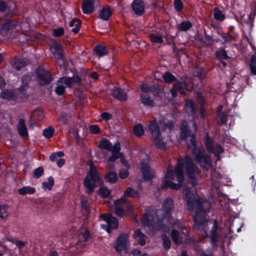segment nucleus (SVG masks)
Instances as JSON below:
<instances>
[{
    "instance_id": "nucleus-1",
    "label": "nucleus",
    "mask_w": 256,
    "mask_h": 256,
    "mask_svg": "<svg viewBox=\"0 0 256 256\" xmlns=\"http://www.w3.org/2000/svg\"><path fill=\"white\" fill-rule=\"evenodd\" d=\"M184 200L188 210L193 212L196 210V214L194 216V228L196 230L202 228L206 220L204 218H200L198 214L208 212L210 204L206 200H204L200 198L196 191L190 190H188L185 194Z\"/></svg>"
},
{
    "instance_id": "nucleus-2",
    "label": "nucleus",
    "mask_w": 256,
    "mask_h": 256,
    "mask_svg": "<svg viewBox=\"0 0 256 256\" xmlns=\"http://www.w3.org/2000/svg\"><path fill=\"white\" fill-rule=\"evenodd\" d=\"M190 144H188V148L191 150L190 153L192 161L200 166L204 170H208L212 165L211 158L202 146H198L196 136L192 134L190 140Z\"/></svg>"
},
{
    "instance_id": "nucleus-3",
    "label": "nucleus",
    "mask_w": 256,
    "mask_h": 256,
    "mask_svg": "<svg viewBox=\"0 0 256 256\" xmlns=\"http://www.w3.org/2000/svg\"><path fill=\"white\" fill-rule=\"evenodd\" d=\"M179 164H182L183 172L186 174L189 179V183L192 186L198 185V178L195 176L198 173V168L195 165L192 160L188 156H184L183 158H180L178 159Z\"/></svg>"
},
{
    "instance_id": "nucleus-4",
    "label": "nucleus",
    "mask_w": 256,
    "mask_h": 256,
    "mask_svg": "<svg viewBox=\"0 0 256 256\" xmlns=\"http://www.w3.org/2000/svg\"><path fill=\"white\" fill-rule=\"evenodd\" d=\"M90 170L87 172L84 180V184L86 188V192L88 194L93 193L94 190L98 186L100 181V176L96 168L92 162L90 164Z\"/></svg>"
},
{
    "instance_id": "nucleus-5",
    "label": "nucleus",
    "mask_w": 256,
    "mask_h": 256,
    "mask_svg": "<svg viewBox=\"0 0 256 256\" xmlns=\"http://www.w3.org/2000/svg\"><path fill=\"white\" fill-rule=\"evenodd\" d=\"M174 172L178 184H176L168 180H166L164 184L161 186L162 189L164 190L169 188L172 190H178L181 188L184 179V174L182 170V164H179L178 160L174 169Z\"/></svg>"
},
{
    "instance_id": "nucleus-6",
    "label": "nucleus",
    "mask_w": 256,
    "mask_h": 256,
    "mask_svg": "<svg viewBox=\"0 0 256 256\" xmlns=\"http://www.w3.org/2000/svg\"><path fill=\"white\" fill-rule=\"evenodd\" d=\"M36 74L39 84L41 86H48L53 80L51 73L46 69L40 68H36Z\"/></svg>"
},
{
    "instance_id": "nucleus-7",
    "label": "nucleus",
    "mask_w": 256,
    "mask_h": 256,
    "mask_svg": "<svg viewBox=\"0 0 256 256\" xmlns=\"http://www.w3.org/2000/svg\"><path fill=\"white\" fill-rule=\"evenodd\" d=\"M20 24L16 20L6 18L0 25V34L2 36H6L10 30L14 28Z\"/></svg>"
},
{
    "instance_id": "nucleus-8",
    "label": "nucleus",
    "mask_w": 256,
    "mask_h": 256,
    "mask_svg": "<svg viewBox=\"0 0 256 256\" xmlns=\"http://www.w3.org/2000/svg\"><path fill=\"white\" fill-rule=\"evenodd\" d=\"M70 80L68 76L60 78L56 81V86L54 90L56 94L59 96L64 95L66 92V88H70Z\"/></svg>"
},
{
    "instance_id": "nucleus-9",
    "label": "nucleus",
    "mask_w": 256,
    "mask_h": 256,
    "mask_svg": "<svg viewBox=\"0 0 256 256\" xmlns=\"http://www.w3.org/2000/svg\"><path fill=\"white\" fill-rule=\"evenodd\" d=\"M141 171L144 181L148 182L152 184L154 178L156 177L155 170L152 169L148 164L142 162V164Z\"/></svg>"
},
{
    "instance_id": "nucleus-10",
    "label": "nucleus",
    "mask_w": 256,
    "mask_h": 256,
    "mask_svg": "<svg viewBox=\"0 0 256 256\" xmlns=\"http://www.w3.org/2000/svg\"><path fill=\"white\" fill-rule=\"evenodd\" d=\"M128 242V236L126 234L122 233L117 238L113 247L116 252H120L127 248Z\"/></svg>"
},
{
    "instance_id": "nucleus-11",
    "label": "nucleus",
    "mask_w": 256,
    "mask_h": 256,
    "mask_svg": "<svg viewBox=\"0 0 256 256\" xmlns=\"http://www.w3.org/2000/svg\"><path fill=\"white\" fill-rule=\"evenodd\" d=\"M186 86L184 82H182L178 80L172 86V88L170 90L172 97L175 98L177 96L178 92L182 96L186 95L185 89L186 88Z\"/></svg>"
},
{
    "instance_id": "nucleus-12",
    "label": "nucleus",
    "mask_w": 256,
    "mask_h": 256,
    "mask_svg": "<svg viewBox=\"0 0 256 256\" xmlns=\"http://www.w3.org/2000/svg\"><path fill=\"white\" fill-rule=\"evenodd\" d=\"M14 101L18 102H25L29 96L26 90L23 87L14 88Z\"/></svg>"
},
{
    "instance_id": "nucleus-13",
    "label": "nucleus",
    "mask_w": 256,
    "mask_h": 256,
    "mask_svg": "<svg viewBox=\"0 0 256 256\" xmlns=\"http://www.w3.org/2000/svg\"><path fill=\"white\" fill-rule=\"evenodd\" d=\"M111 95L114 98L120 102L126 101L128 96L125 90L115 86L111 90Z\"/></svg>"
},
{
    "instance_id": "nucleus-14",
    "label": "nucleus",
    "mask_w": 256,
    "mask_h": 256,
    "mask_svg": "<svg viewBox=\"0 0 256 256\" xmlns=\"http://www.w3.org/2000/svg\"><path fill=\"white\" fill-rule=\"evenodd\" d=\"M145 5L142 0H134L132 4V8L137 16H142L144 12Z\"/></svg>"
},
{
    "instance_id": "nucleus-15",
    "label": "nucleus",
    "mask_w": 256,
    "mask_h": 256,
    "mask_svg": "<svg viewBox=\"0 0 256 256\" xmlns=\"http://www.w3.org/2000/svg\"><path fill=\"white\" fill-rule=\"evenodd\" d=\"M100 218L102 220L105 221L107 224L112 226V228L116 229L118 227V219L112 216L109 213L102 214H100Z\"/></svg>"
},
{
    "instance_id": "nucleus-16",
    "label": "nucleus",
    "mask_w": 256,
    "mask_h": 256,
    "mask_svg": "<svg viewBox=\"0 0 256 256\" xmlns=\"http://www.w3.org/2000/svg\"><path fill=\"white\" fill-rule=\"evenodd\" d=\"M84 14H90L94 11V0H83L82 4Z\"/></svg>"
},
{
    "instance_id": "nucleus-17",
    "label": "nucleus",
    "mask_w": 256,
    "mask_h": 256,
    "mask_svg": "<svg viewBox=\"0 0 256 256\" xmlns=\"http://www.w3.org/2000/svg\"><path fill=\"white\" fill-rule=\"evenodd\" d=\"M218 228V222L216 220H214L209 236L208 234H206L207 237L210 238L211 242L212 244H216L218 241L219 235L217 233Z\"/></svg>"
},
{
    "instance_id": "nucleus-18",
    "label": "nucleus",
    "mask_w": 256,
    "mask_h": 256,
    "mask_svg": "<svg viewBox=\"0 0 256 256\" xmlns=\"http://www.w3.org/2000/svg\"><path fill=\"white\" fill-rule=\"evenodd\" d=\"M17 130L18 134L22 138H26L28 136V133L25 124L24 118H20L17 125Z\"/></svg>"
},
{
    "instance_id": "nucleus-19",
    "label": "nucleus",
    "mask_w": 256,
    "mask_h": 256,
    "mask_svg": "<svg viewBox=\"0 0 256 256\" xmlns=\"http://www.w3.org/2000/svg\"><path fill=\"white\" fill-rule=\"evenodd\" d=\"M148 130L152 135V138L161 134L160 126L156 120L150 122L148 125Z\"/></svg>"
},
{
    "instance_id": "nucleus-20",
    "label": "nucleus",
    "mask_w": 256,
    "mask_h": 256,
    "mask_svg": "<svg viewBox=\"0 0 256 256\" xmlns=\"http://www.w3.org/2000/svg\"><path fill=\"white\" fill-rule=\"evenodd\" d=\"M52 49L54 58L58 60H62L64 57L62 46L60 44L56 42L54 44Z\"/></svg>"
},
{
    "instance_id": "nucleus-21",
    "label": "nucleus",
    "mask_w": 256,
    "mask_h": 256,
    "mask_svg": "<svg viewBox=\"0 0 256 256\" xmlns=\"http://www.w3.org/2000/svg\"><path fill=\"white\" fill-rule=\"evenodd\" d=\"M180 138L182 140H186L190 135V130L186 123H182L180 128Z\"/></svg>"
},
{
    "instance_id": "nucleus-22",
    "label": "nucleus",
    "mask_w": 256,
    "mask_h": 256,
    "mask_svg": "<svg viewBox=\"0 0 256 256\" xmlns=\"http://www.w3.org/2000/svg\"><path fill=\"white\" fill-rule=\"evenodd\" d=\"M104 178L106 182L110 184H114L117 182L118 177L116 171L110 170L104 175Z\"/></svg>"
},
{
    "instance_id": "nucleus-23",
    "label": "nucleus",
    "mask_w": 256,
    "mask_h": 256,
    "mask_svg": "<svg viewBox=\"0 0 256 256\" xmlns=\"http://www.w3.org/2000/svg\"><path fill=\"white\" fill-rule=\"evenodd\" d=\"M133 237L137 240L140 246H144L146 244V236L141 232L140 229L137 228L134 230Z\"/></svg>"
},
{
    "instance_id": "nucleus-24",
    "label": "nucleus",
    "mask_w": 256,
    "mask_h": 256,
    "mask_svg": "<svg viewBox=\"0 0 256 256\" xmlns=\"http://www.w3.org/2000/svg\"><path fill=\"white\" fill-rule=\"evenodd\" d=\"M206 148L209 152H214V144L208 132L206 133L204 138Z\"/></svg>"
},
{
    "instance_id": "nucleus-25",
    "label": "nucleus",
    "mask_w": 256,
    "mask_h": 256,
    "mask_svg": "<svg viewBox=\"0 0 256 256\" xmlns=\"http://www.w3.org/2000/svg\"><path fill=\"white\" fill-rule=\"evenodd\" d=\"M112 15V12L109 6H106L102 8L100 10L99 18L104 20H108Z\"/></svg>"
},
{
    "instance_id": "nucleus-26",
    "label": "nucleus",
    "mask_w": 256,
    "mask_h": 256,
    "mask_svg": "<svg viewBox=\"0 0 256 256\" xmlns=\"http://www.w3.org/2000/svg\"><path fill=\"white\" fill-rule=\"evenodd\" d=\"M152 140L156 148L162 150L166 149V144L162 140L161 134L152 138Z\"/></svg>"
},
{
    "instance_id": "nucleus-27",
    "label": "nucleus",
    "mask_w": 256,
    "mask_h": 256,
    "mask_svg": "<svg viewBox=\"0 0 256 256\" xmlns=\"http://www.w3.org/2000/svg\"><path fill=\"white\" fill-rule=\"evenodd\" d=\"M94 51L96 55L100 57L107 55L108 53V50L107 48L102 44H97L94 48Z\"/></svg>"
},
{
    "instance_id": "nucleus-28",
    "label": "nucleus",
    "mask_w": 256,
    "mask_h": 256,
    "mask_svg": "<svg viewBox=\"0 0 256 256\" xmlns=\"http://www.w3.org/2000/svg\"><path fill=\"white\" fill-rule=\"evenodd\" d=\"M82 20L78 18H73L69 23L70 27H74L72 29V32L74 34H77L79 32L82 26Z\"/></svg>"
},
{
    "instance_id": "nucleus-29",
    "label": "nucleus",
    "mask_w": 256,
    "mask_h": 256,
    "mask_svg": "<svg viewBox=\"0 0 256 256\" xmlns=\"http://www.w3.org/2000/svg\"><path fill=\"white\" fill-rule=\"evenodd\" d=\"M140 102L146 106L153 108L154 106V100L150 98V96L148 94H141L140 95Z\"/></svg>"
},
{
    "instance_id": "nucleus-30",
    "label": "nucleus",
    "mask_w": 256,
    "mask_h": 256,
    "mask_svg": "<svg viewBox=\"0 0 256 256\" xmlns=\"http://www.w3.org/2000/svg\"><path fill=\"white\" fill-rule=\"evenodd\" d=\"M0 96L8 100L14 101V88L4 89L2 92Z\"/></svg>"
},
{
    "instance_id": "nucleus-31",
    "label": "nucleus",
    "mask_w": 256,
    "mask_h": 256,
    "mask_svg": "<svg viewBox=\"0 0 256 256\" xmlns=\"http://www.w3.org/2000/svg\"><path fill=\"white\" fill-rule=\"evenodd\" d=\"M174 206V202L171 198H166L164 200L162 204V208L166 214L170 212L173 209Z\"/></svg>"
},
{
    "instance_id": "nucleus-32",
    "label": "nucleus",
    "mask_w": 256,
    "mask_h": 256,
    "mask_svg": "<svg viewBox=\"0 0 256 256\" xmlns=\"http://www.w3.org/2000/svg\"><path fill=\"white\" fill-rule=\"evenodd\" d=\"M98 148L100 149L111 151L112 148V144L106 138H103L100 142Z\"/></svg>"
},
{
    "instance_id": "nucleus-33",
    "label": "nucleus",
    "mask_w": 256,
    "mask_h": 256,
    "mask_svg": "<svg viewBox=\"0 0 256 256\" xmlns=\"http://www.w3.org/2000/svg\"><path fill=\"white\" fill-rule=\"evenodd\" d=\"M27 65V62L24 60L16 58L12 62V66L17 70H20Z\"/></svg>"
},
{
    "instance_id": "nucleus-34",
    "label": "nucleus",
    "mask_w": 256,
    "mask_h": 256,
    "mask_svg": "<svg viewBox=\"0 0 256 256\" xmlns=\"http://www.w3.org/2000/svg\"><path fill=\"white\" fill-rule=\"evenodd\" d=\"M192 26V24L189 20H183L176 24V28L179 31L186 32Z\"/></svg>"
},
{
    "instance_id": "nucleus-35",
    "label": "nucleus",
    "mask_w": 256,
    "mask_h": 256,
    "mask_svg": "<svg viewBox=\"0 0 256 256\" xmlns=\"http://www.w3.org/2000/svg\"><path fill=\"white\" fill-rule=\"evenodd\" d=\"M185 108L188 114H194L196 111L194 104L192 100L188 99L185 100Z\"/></svg>"
},
{
    "instance_id": "nucleus-36",
    "label": "nucleus",
    "mask_w": 256,
    "mask_h": 256,
    "mask_svg": "<svg viewBox=\"0 0 256 256\" xmlns=\"http://www.w3.org/2000/svg\"><path fill=\"white\" fill-rule=\"evenodd\" d=\"M223 40L222 42V44H230L233 41L236 40L234 37L230 34V32L226 33L222 32L220 34Z\"/></svg>"
},
{
    "instance_id": "nucleus-37",
    "label": "nucleus",
    "mask_w": 256,
    "mask_h": 256,
    "mask_svg": "<svg viewBox=\"0 0 256 256\" xmlns=\"http://www.w3.org/2000/svg\"><path fill=\"white\" fill-rule=\"evenodd\" d=\"M164 82L167 84H171L178 80V78L169 72H166L162 76Z\"/></svg>"
},
{
    "instance_id": "nucleus-38",
    "label": "nucleus",
    "mask_w": 256,
    "mask_h": 256,
    "mask_svg": "<svg viewBox=\"0 0 256 256\" xmlns=\"http://www.w3.org/2000/svg\"><path fill=\"white\" fill-rule=\"evenodd\" d=\"M216 58L219 60H227L230 58V57L228 56L226 50L224 48L220 49V50L216 52Z\"/></svg>"
},
{
    "instance_id": "nucleus-39",
    "label": "nucleus",
    "mask_w": 256,
    "mask_h": 256,
    "mask_svg": "<svg viewBox=\"0 0 256 256\" xmlns=\"http://www.w3.org/2000/svg\"><path fill=\"white\" fill-rule=\"evenodd\" d=\"M139 192L132 187H128L124 192V196L128 198H136L138 196Z\"/></svg>"
},
{
    "instance_id": "nucleus-40",
    "label": "nucleus",
    "mask_w": 256,
    "mask_h": 256,
    "mask_svg": "<svg viewBox=\"0 0 256 256\" xmlns=\"http://www.w3.org/2000/svg\"><path fill=\"white\" fill-rule=\"evenodd\" d=\"M36 190L34 188L29 186H23L18 190V193L22 196H24L26 194H34Z\"/></svg>"
},
{
    "instance_id": "nucleus-41",
    "label": "nucleus",
    "mask_w": 256,
    "mask_h": 256,
    "mask_svg": "<svg viewBox=\"0 0 256 256\" xmlns=\"http://www.w3.org/2000/svg\"><path fill=\"white\" fill-rule=\"evenodd\" d=\"M214 20L220 22H222L225 20L226 16L224 14H223L222 11L218 8H214Z\"/></svg>"
},
{
    "instance_id": "nucleus-42",
    "label": "nucleus",
    "mask_w": 256,
    "mask_h": 256,
    "mask_svg": "<svg viewBox=\"0 0 256 256\" xmlns=\"http://www.w3.org/2000/svg\"><path fill=\"white\" fill-rule=\"evenodd\" d=\"M134 132L137 137H141L144 134V126L141 124H137L134 127Z\"/></svg>"
},
{
    "instance_id": "nucleus-43",
    "label": "nucleus",
    "mask_w": 256,
    "mask_h": 256,
    "mask_svg": "<svg viewBox=\"0 0 256 256\" xmlns=\"http://www.w3.org/2000/svg\"><path fill=\"white\" fill-rule=\"evenodd\" d=\"M171 237L174 242L176 244H180L182 242L180 238V232L178 230L174 229L171 232Z\"/></svg>"
},
{
    "instance_id": "nucleus-44",
    "label": "nucleus",
    "mask_w": 256,
    "mask_h": 256,
    "mask_svg": "<svg viewBox=\"0 0 256 256\" xmlns=\"http://www.w3.org/2000/svg\"><path fill=\"white\" fill-rule=\"evenodd\" d=\"M32 79V76L29 74L24 75L21 79L22 85L20 87H23L24 88L27 90L29 87V84Z\"/></svg>"
},
{
    "instance_id": "nucleus-45",
    "label": "nucleus",
    "mask_w": 256,
    "mask_h": 256,
    "mask_svg": "<svg viewBox=\"0 0 256 256\" xmlns=\"http://www.w3.org/2000/svg\"><path fill=\"white\" fill-rule=\"evenodd\" d=\"M9 206L8 204L0 205V218L3 220H6L8 216V210Z\"/></svg>"
},
{
    "instance_id": "nucleus-46",
    "label": "nucleus",
    "mask_w": 256,
    "mask_h": 256,
    "mask_svg": "<svg viewBox=\"0 0 256 256\" xmlns=\"http://www.w3.org/2000/svg\"><path fill=\"white\" fill-rule=\"evenodd\" d=\"M54 181L52 176L48 178V182H44L42 183V188L44 190H51L54 186Z\"/></svg>"
},
{
    "instance_id": "nucleus-47",
    "label": "nucleus",
    "mask_w": 256,
    "mask_h": 256,
    "mask_svg": "<svg viewBox=\"0 0 256 256\" xmlns=\"http://www.w3.org/2000/svg\"><path fill=\"white\" fill-rule=\"evenodd\" d=\"M162 240V246L164 249L168 250L171 246V242L166 234H162L161 236Z\"/></svg>"
},
{
    "instance_id": "nucleus-48",
    "label": "nucleus",
    "mask_w": 256,
    "mask_h": 256,
    "mask_svg": "<svg viewBox=\"0 0 256 256\" xmlns=\"http://www.w3.org/2000/svg\"><path fill=\"white\" fill-rule=\"evenodd\" d=\"M54 132V128L52 126H49L43 130L42 135L46 138L49 139L52 137Z\"/></svg>"
},
{
    "instance_id": "nucleus-49",
    "label": "nucleus",
    "mask_w": 256,
    "mask_h": 256,
    "mask_svg": "<svg viewBox=\"0 0 256 256\" xmlns=\"http://www.w3.org/2000/svg\"><path fill=\"white\" fill-rule=\"evenodd\" d=\"M175 172L174 170H173L171 166H169L167 169L166 173L164 178V181L166 180H174Z\"/></svg>"
},
{
    "instance_id": "nucleus-50",
    "label": "nucleus",
    "mask_w": 256,
    "mask_h": 256,
    "mask_svg": "<svg viewBox=\"0 0 256 256\" xmlns=\"http://www.w3.org/2000/svg\"><path fill=\"white\" fill-rule=\"evenodd\" d=\"M162 92V90L158 86L153 84L151 93H152L156 98H161Z\"/></svg>"
},
{
    "instance_id": "nucleus-51",
    "label": "nucleus",
    "mask_w": 256,
    "mask_h": 256,
    "mask_svg": "<svg viewBox=\"0 0 256 256\" xmlns=\"http://www.w3.org/2000/svg\"><path fill=\"white\" fill-rule=\"evenodd\" d=\"M250 68L251 74L256 76V56H253L250 58Z\"/></svg>"
},
{
    "instance_id": "nucleus-52",
    "label": "nucleus",
    "mask_w": 256,
    "mask_h": 256,
    "mask_svg": "<svg viewBox=\"0 0 256 256\" xmlns=\"http://www.w3.org/2000/svg\"><path fill=\"white\" fill-rule=\"evenodd\" d=\"M151 42L156 44H162L164 42L162 37L160 36H157L154 34H151L150 35Z\"/></svg>"
},
{
    "instance_id": "nucleus-53",
    "label": "nucleus",
    "mask_w": 256,
    "mask_h": 256,
    "mask_svg": "<svg viewBox=\"0 0 256 256\" xmlns=\"http://www.w3.org/2000/svg\"><path fill=\"white\" fill-rule=\"evenodd\" d=\"M98 194L102 198H106L110 194V190L106 187L100 188L98 190Z\"/></svg>"
},
{
    "instance_id": "nucleus-54",
    "label": "nucleus",
    "mask_w": 256,
    "mask_h": 256,
    "mask_svg": "<svg viewBox=\"0 0 256 256\" xmlns=\"http://www.w3.org/2000/svg\"><path fill=\"white\" fill-rule=\"evenodd\" d=\"M44 174V168L42 166L38 167L36 168L33 172V177L34 178L38 179Z\"/></svg>"
},
{
    "instance_id": "nucleus-55",
    "label": "nucleus",
    "mask_w": 256,
    "mask_h": 256,
    "mask_svg": "<svg viewBox=\"0 0 256 256\" xmlns=\"http://www.w3.org/2000/svg\"><path fill=\"white\" fill-rule=\"evenodd\" d=\"M174 6L175 10L178 12H180L184 8V4L182 0H174Z\"/></svg>"
},
{
    "instance_id": "nucleus-56",
    "label": "nucleus",
    "mask_w": 256,
    "mask_h": 256,
    "mask_svg": "<svg viewBox=\"0 0 256 256\" xmlns=\"http://www.w3.org/2000/svg\"><path fill=\"white\" fill-rule=\"evenodd\" d=\"M64 34V30L63 28L54 29L52 36L54 37H60Z\"/></svg>"
},
{
    "instance_id": "nucleus-57",
    "label": "nucleus",
    "mask_w": 256,
    "mask_h": 256,
    "mask_svg": "<svg viewBox=\"0 0 256 256\" xmlns=\"http://www.w3.org/2000/svg\"><path fill=\"white\" fill-rule=\"evenodd\" d=\"M81 208L87 214L90 213V210L86 200H82L80 202Z\"/></svg>"
},
{
    "instance_id": "nucleus-58",
    "label": "nucleus",
    "mask_w": 256,
    "mask_h": 256,
    "mask_svg": "<svg viewBox=\"0 0 256 256\" xmlns=\"http://www.w3.org/2000/svg\"><path fill=\"white\" fill-rule=\"evenodd\" d=\"M153 84L149 86L147 84H142L140 85L141 91L144 93L151 92Z\"/></svg>"
},
{
    "instance_id": "nucleus-59",
    "label": "nucleus",
    "mask_w": 256,
    "mask_h": 256,
    "mask_svg": "<svg viewBox=\"0 0 256 256\" xmlns=\"http://www.w3.org/2000/svg\"><path fill=\"white\" fill-rule=\"evenodd\" d=\"M121 150L120 148V144L118 141H117L112 146V152L113 153H115L120 156H122V154L120 153V151Z\"/></svg>"
},
{
    "instance_id": "nucleus-60",
    "label": "nucleus",
    "mask_w": 256,
    "mask_h": 256,
    "mask_svg": "<svg viewBox=\"0 0 256 256\" xmlns=\"http://www.w3.org/2000/svg\"><path fill=\"white\" fill-rule=\"evenodd\" d=\"M89 130L90 133L95 134H98L100 132V129L98 126L97 124H92L90 126Z\"/></svg>"
},
{
    "instance_id": "nucleus-61",
    "label": "nucleus",
    "mask_w": 256,
    "mask_h": 256,
    "mask_svg": "<svg viewBox=\"0 0 256 256\" xmlns=\"http://www.w3.org/2000/svg\"><path fill=\"white\" fill-rule=\"evenodd\" d=\"M82 239L84 242H88L92 239L90 232L88 230L86 229L85 232L82 234Z\"/></svg>"
},
{
    "instance_id": "nucleus-62",
    "label": "nucleus",
    "mask_w": 256,
    "mask_h": 256,
    "mask_svg": "<svg viewBox=\"0 0 256 256\" xmlns=\"http://www.w3.org/2000/svg\"><path fill=\"white\" fill-rule=\"evenodd\" d=\"M224 152V148L222 146L216 143L215 146H214V152H212L215 155L218 156L220 154Z\"/></svg>"
},
{
    "instance_id": "nucleus-63",
    "label": "nucleus",
    "mask_w": 256,
    "mask_h": 256,
    "mask_svg": "<svg viewBox=\"0 0 256 256\" xmlns=\"http://www.w3.org/2000/svg\"><path fill=\"white\" fill-rule=\"evenodd\" d=\"M129 175V172L128 170L125 168H121L118 172V176L122 179L126 178Z\"/></svg>"
},
{
    "instance_id": "nucleus-64",
    "label": "nucleus",
    "mask_w": 256,
    "mask_h": 256,
    "mask_svg": "<svg viewBox=\"0 0 256 256\" xmlns=\"http://www.w3.org/2000/svg\"><path fill=\"white\" fill-rule=\"evenodd\" d=\"M8 7L7 2L4 0H0V12H6L8 10Z\"/></svg>"
}]
</instances>
